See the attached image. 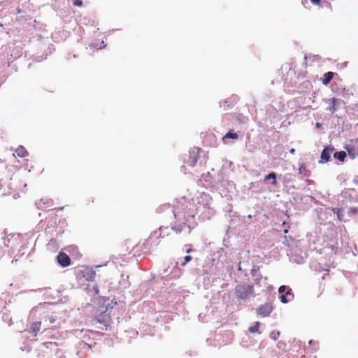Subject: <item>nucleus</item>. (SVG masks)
<instances>
[{
	"instance_id": "obj_20",
	"label": "nucleus",
	"mask_w": 358,
	"mask_h": 358,
	"mask_svg": "<svg viewBox=\"0 0 358 358\" xmlns=\"http://www.w3.org/2000/svg\"><path fill=\"white\" fill-rule=\"evenodd\" d=\"M280 335V332L278 331H273L270 334V337L273 340H277Z\"/></svg>"
},
{
	"instance_id": "obj_27",
	"label": "nucleus",
	"mask_w": 358,
	"mask_h": 358,
	"mask_svg": "<svg viewBox=\"0 0 358 358\" xmlns=\"http://www.w3.org/2000/svg\"><path fill=\"white\" fill-rule=\"evenodd\" d=\"M299 173H303V172H305V171H306V166H305V164H302L300 166V167H299Z\"/></svg>"
},
{
	"instance_id": "obj_33",
	"label": "nucleus",
	"mask_w": 358,
	"mask_h": 358,
	"mask_svg": "<svg viewBox=\"0 0 358 358\" xmlns=\"http://www.w3.org/2000/svg\"><path fill=\"white\" fill-rule=\"evenodd\" d=\"M192 251V250L191 248H189L187 250V253H190Z\"/></svg>"
},
{
	"instance_id": "obj_21",
	"label": "nucleus",
	"mask_w": 358,
	"mask_h": 358,
	"mask_svg": "<svg viewBox=\"0 0 358 358\" xmlns=\"http://www.w3.org/2000/svg\"><path fill=\"white\" fill-rule=\"evenodd\" d=\"M291 301L290 298H288V296L286 294H282L280 296V301L283 303H286Z\"/></svg>"
},
{
	"instance_id": "obj_37",
	"label": "nucleus",
	"mask_w": 358,
	"mask_h": 358,
	"mask_svg": "<svg viewBox=\"0 0 358 358\" xmlns=\"http://www.w3.org/2000/svg\"><path fill=\"white\" fill-rule=\"evenodd\" d=\"M2 26H3V24H0V27H2Z\"/></svg>"
},
{
	"instance_id": "obj_3",
	"label": "nucleus",
	"mask_w": 358,
	"mask_h": 358,
	"mask_svg": "<svg viewBox=\"0 0 358 358\" xmlns=\"http://www.w3.org/2000/svg\"><path fill=\"white\" fill-rule=\"evenodd\" d=\"M254 287L251 285L239 284L235 287V294L238 299L246 300L254 296Z\"/></svg>"
},
{
	"instance_id": "obj_25",
	"label": "nucleus",
	"mask_w": 358,
	"mask_h": 358,
	"mask_svg": "<svg viewBox=\"0 0 358 358\" xmlns=\"http://www.w3.org/2000/svg\"><path fill=\"white\" fill-rule=\"evenodd\" d=\"M285 294L288 296V298H290L291 300L294 298V294L292 293V289H289L287 291H286Z\"/></svg>"
},
{
	"instance_id": "obj_7",
	"label": "nucleus",
	"mask_w": 358,
	"mask_h": 358,
	"mask_svg": "<svg viewBox=\"0 0 358 358\" xmlns=\"http://www.w3.org/2000/svg\"><path fill=\"white\" fill-rule=\"evenodd\" d=\"M57 259L58 263L63 267L69 266L71 262L70 257L64 252H59Z\"/></svg>"
},
{
	"instance_id": "obj_9",
	"label": "nucleus",
	"mask_w": 358,
	"mask_h": 358,
	"mask_svg": "<svg viewBox=\"0 0 358 358\" xmlns=\"http://www.w3.org/2000/svg\"><path fill=\"white\" fill-rule=\"evenodd\" d=\"M110 317L106 313H102L98 315V317L93 319L92 322H99L107 326L109 323Z\"/></svg>"
},
{
	"instance_id": "obj_2",
	"label": "nucleus",
	"mask_w": 358,
	"mask_h": 358,
	"mask_svg": "<svg viewBox=\"0 0 358 358\" xmlns=\"http://www.w3.org/2000/svg\"><path fill=\"white\" fill-rule=\"evenodd\" d=\"M159 242V236L155 232L145 239L143 243L136 245L129 253H132L134 256H140L142 251H149L153 247L157 246Z\"/></svg>"
},
{
	"instance_id": "obj_24",
	"label": "nucleus",
	"mask_w": 358,
	"mask_h": 358,
	"mask_svg": "<svg viewBox=\"0 0 358 358\" xmlns=\"http://www.w3.org/2000/svg\"><path fill=\"white\" fill-rule=\"evenodd\" d=\"M192 259V257L189 255L185 256L184 259V262L181 264L182 266H185Z\"/></svg>"
},
{
	"instance_id": "obj_31",
	"label": "nucleus",
	"mask_w": 358,
	"mask_h": 358,
	"mask_svg": "<svg viewBox=\"0 0 358 358\" xmlns=\"http://www.w3.org/2000/svg\"><path fill=\"white\" fill-rule=\"evenodd\" d=\"M94 290L96 294H99V290L96 286L94 287Z\"/></svg>"
},
{
	"instance_id": "obj_35",
	"label": "nucleus",
	"mask_w": 358,
	"mask_h": 358,
	"mask_svg": "<svg viewBox=\"0 0 358 358\" xmlns=\"http://www.w3.org/2000/svg\"><path fill=\"white\" fill-rule=\"evenodd\" d=\"M50 322L51 323H53V322H55V319H54V318H52V319L50 320Z\"/></svg>"
},
{
	"instance_id": "obj_22",
	"label": "nucleus",
	"mask_w": 358,
	"mask_h": 358,
	"mask_svg": "<svg viewBox=\"0 0 358 358\" xmlns=\"http://www.w3.org/2000/svg\"><path fill=\"white\" fill-rule=\"evenodd\" d=\"M357 213V208H355V207H351L348 210V215H350V216L356 215Z\"/></svg>"
},
{
	"instance_id": "obj_30",
	"label": "nucleus",
	"mask_w": 358,
	"mask_h": 358,
	"mask_svg": "<svg viewBox=\"0 0 358 358\" xmlns=\"http://www.w3.org/2000/svg\"><path fill=\"white\" fill-rule=\"evenodd\" d=\"M311 3L316 6H320L321 0H310Z\"/></svg>"
},
{
	"instance_id": "obj_26",
	"label": "nucleus",
	"mask_w": 358,
	"mask_h": 358,
	"mask_svg": "<svg viewBox=\"0 0 358 358\" xmlns=\"http://www.w3.org/2000/svg\"><path fill=\"white\" fill-rule=\"evenodd\" d=\"M73 5L75 6L80 7L83 5L82 0H73Z\"/></svg>"
},
{
	"instance_id": "obj_16",
	"label": "nucleus",
	"mask_w": 358,
	"mask_h": 358,
	"mask_svg": "<svg viewBox=\"0 0 358 358\" xmlns=\"http://www.w3.org/2000/svg\"><path fill=\"white\" fill-rule=\"evenodd\" d=\"M334 157L338 159L340 162H344L346 157V153L344 151L336 152L334 154Z\"/></svg>"
},
{
	"instance_id": "obj_17",
	"label": "nucleus",
	"mask_w": 358,
	"mask_h": 358,
	"mask_svg": "<svg viewBox=\"0 0 358 358\" xmlns=\"http://www.w3.org/2000/svg\"><path fill=\"white\" fill-rule=\"evenodd\" d=\"M238 138V136L236 133L230 131L222 137V141H224L226 139L228 138L237 139Z\"/></svg>"
},
{
	"instance_id": "obj_12",
	"label": "nucleus",
	"mask_w": 358,
	"mask_h": 358,
	"mask_svg": "<svg viewBox=\"0 0 358 358\" xmlns=\"http://www.w3.org/2000/svg\"><path fill=\"white\" fill-rule=\"evenodd\" d=\"M41 327V322H34L30 328L29 332L32 334L34 336H36L38 331H40Z\"/></svg>"
},
{
	"instance_id": "obj_10",
	"label": "nucleus",
	"mask_w": 358,
	"mask_h": 358,
	"mask_svg": "<svg viewBox=\"0 0 358 358\" xmlns=\"http://www.w3.org/2000/svg\"><path fill=\"white\" fill-rule=\"evenodd\" d=\"M327 102L329 103V106L327 107V110L331 112V113H334L336 110V105L338 103V99L333 97L331 99H328Z\"/></svg>"
},
{
	"instance_id": "obj_32",
	"label": "nucleus",
	"mask_w": 358,
	"mask_h": 358,
	"mask_svg": "<svg viewBox=\"0 0 358 358\" xmlns=\"http://www.w3.org/2000/svg\"><path fill=\"white\" fill-rule=\"evenodd\" d=\"M289 152L291 154H294L295 150L294 148H292Z\"/></svg>"
},
{
	"instance_id": "obj_34",
	"label": "nucleus",
	"mask_w": 358,
	"mask_h": 358,
	"mask_svg": "<svg viewBox=\"0 0 358 358\" xmlns=\"http://www.w3.org/2000/svg\"><path fill=\"white\" fill-rule=\"evenodd\" d=\"M283 232H284V234H287V233H288V229H285V230L283 231Z\"/></svg>"
},
{
	"instance_id": "obj_36",
	"label": "nucleus",
	"mask_w": 358,
	"mask_h": 358,
	"mask_svg": "<svg viewBox=\"0 0 358 358\" xmlns=\"http://www.w3.org/2000/svg\"><path fill=\"white\" fill-rule=\"evenodd\" d=\"M316 127H318V128L320 127V123H316Z\"/></svg>"
},
{
	"instance_id": "obj_11",
	"label": "nucleus",
	"mask_w": 358,
	"mask_h": 358,
	"mask_svg": "<svg viewBox=\"0 0 358 358\" xmlns=\"http://www.w3.org/2000/svg\"><path fill=\"white\" fill-rule=\"evenodd\" d=\"M334 76V73H333L331 71L325 73L323 75L322 78L321 79L322 84L324 85H328L329 84V83L331 82V80L333 79Z\"/></svg>"
},
{
	"instance_id": "obj_28",
	"label": "nucleus",
	"mask_w": 358,
	"mask_h": 358,
	"mask_svg": "<svg viewBox=\"0 0 358 358\" xmlns=\"http://www.w3.org/2000/svg\"><path fill=\"white\" fill-rule=\"evenodd\" d=\"M286 289H287V287L285 285H282L279 287L278 292H279V293L282 294L286 291Z\"/></svg>"
},
{
	"instance_id": "obj_15",
	"label": "nucleus",
	"mask_w": 358,
	"mask_h": 358,
	"mask_svg": "<svg viewBox=\"0 0 358 358\" xmlns=\"http://www.w3.org/2000/svg\"><path fill=\"white\" fill-rule=\"evenodd\" d=\"M331 210L336 214L338 219L340 221H344V215L343 213V208H333Z\"/></svg>"
},
{
	"instance_id": "obj_5",
	"label": "nucleus",
	"mask_w": 358,
	"mask_h": 358,
	"mask_svg": "<svg viewBox=\"0 0 358 358\" xmlns=\"http://www.w3.org/2000/svg\"><path fill=\"white\" fill-rule=\"evenodd\" d=\"M80 275L87 281L92 282L94 280L96 272L89 267H85L80 271Z\"/></svg>"
},
{
	"instance_id": "obj_29",
	"label": "nucleus",
	"mask_w": 358,
	"mask_h": 358,
	"mask_svg": "<svg viewBox=\"0 0 358 358\" xmlns=\"http://www.w3.org/2000/svg\"><path fill=\"white\" fill-rule=\"evenodd\" d=\"M262 278V275H257V278L255 279V283L259 284Z\"/></svg>"
},
{
	"instance_id": "obj_14",
	"label": "nucleus",
	"mask_w": 358,
	"mask_h": 358,
	"mask_svg": "<svg viewBox=\"0 0 358 358\" xmlns=\"http://www.w3.org/2000/svg\"><path fill=\"white\" fill-rule=\"evenodd\" d=\"M345 150L348 153V155L352 158L355 159L357 155L358 152L356 148L352 145H347L345 146Z\"/></svg>"
},
{
	"instance_id": "obj_23",
	"label": "nucleus",
	"mask_w": 358,
	"mask_h": 358,
	"mask_svg": "<svg viewBox=\"0 0 358 358\" xmlns=\"http://www.w3.org/2000/svg\"><path fill=\"white\" fill-rule=\"evenodd\" d=\"M259 270V266H254L252 269L250 271V273L252 276H256L257 275V273L258 272V271Z\"/></svg>"
},
{
	"instance_id": "obj_8",
	"label": "nucleus",
	"mask_w": 358,
	"mask_h": 358,
	"mask_svg": "<svg viewBox=\"0 0 358 358\" xmlns=\"http://www.w3.org/2000/svg\"><path fill=\"white\" fill-rule=\"evenodd\" d=\"M334 148L333 146L325 147L321 153V159L324 162L330 160L331 155L334 152Z\"/></svg>"
},
{
	"instance_id": "obj_13",
	"label": "nucleus",
	"mask_w": 358,
	"mask_h": 358,
	"mask_svg": "<svg viewBox=\"0 0 358 358\" xmlns=\"http://www.w3.org/2000/svg\"><path fill=\"white\" fill-rule=\"evenodd\" d=\"M15 152L16 155L19 157H25L28 156V155H29L27 150L22 145H20L15 150Z\"/></svg>"
},
{
	"instance_id": "obj_19",
	"label": "nucleus",
	"mask_w": 358,
	"mask_h": 358,
	"mask_svg": "<svg viewBox=\"0 0 358 358\" xmlns=\"http://www.w3.org/2000/svg\"><path fill=\"white\" fill-rule=\"evenodd\" d=\"M259 325H260V322H256L253 327H250L249 328L248 331L250 333H252V334L258 332L259 328Z\"/></svg>"
},
{
	"instance_id": "obj_6",
	"label": "nucleus",
	"mask_w": 358,
	"mask_h": 358,
	"mask_svg": "<svg viewBox=\"0 0 358 358\" xmlns=\"http://www.w3.org/2000/svg\"><path fill=\"white\" fill-rule=\"evenodd\" d=\"M273 308L271 303H266L257 309V314L263 317H268Z\"/></svg>"
},
{
	"instance_id": "obj_4",
	"label": "nucleus",
	"mask_w": 358,
	"mask_h": 358,
	"mask_svg": "<svg viewBox=\"0 0 358 358\" xmlns=\"http://www.w3.org/2000/svg\"><path fill=\"white\" fill-rule=\"evenodd\" d=\"M201 151V149L199 148H193L189 152L188 158L185 159V163L187 164L188 166L194 167L196 164L198 159L200 158Z\"/></svg>"
},
{
	"instance_id": "obj_18",
	"label": "nucleus",
	"mask_w": 358,
	"mask_h": 358,
	"mask_svg": "<svg viewBox=\"0 0 358 358\" xmlns=\"http://www.w3.org/2000/svg\"><path fill=\"white\" fill-rule=\"evenodd\" d=\"M271 179L273 180V185H276V183H277V182H276V175H275V173H271L268 175L266 176L265 178H264L265 180H271Z\"/></svg>"
},
{
	"instance_id": "obj_1",
	"label": "nucleus",
	"mask_w": 358,
	"mask_h": 358,
	"mask_svg": "<svg viewBox=\"0 0 358 358\" xmlns=\"http://www.w3.org/2000/svg\"><path fill=\"white\" fill-rule=\"evenodd\" d=\"M211 197L202 193L196 199H182L176 202L174 205L173 213L176 218H182L188 221L189 218H194L201 210L210 209Z\"/></svg>"
}]
</instances>
